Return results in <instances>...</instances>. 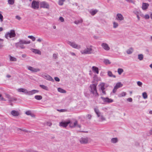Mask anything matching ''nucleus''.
I'll list each match as a JSON object with an SVG mask.
<instances>
[{
  "mask_svg": "<svg viewBox=\"0 0 152 152\" xmlns=\"http://www.w3.org/2000/svg\"><path fill=\"white\" fill-rule=\"evenodd\" d=\"M34 98L38 100H40L42 99V96L40 95H36L34 96Z\"/></svg>",
  "mask_w": 152,
  "mask_h": 152,
  "instance_id": "obj_34",
  "label": "nucleus"
},
{
  "mask_svg": "<svg viewBox=\"0 0 152 152\" xmlns=\"http://www.w3.org/2000/svg\"><path fill=\"white\" fill-rule=\"evenodd\" d=\"M101 46L105 50L108 51L110 49L108 45L106 43H102L101 44Z\"/></svg>",
  "mask_w": 152,
  "mask_h": 152,
  "instance_id": "obj_14",
  "label": "nucleus"
},
{
  "mask_svg": "<svg viewBox=\"0 0 152 152\" xmlns=\"http://www.w3.org/2000/svg\"><path fill=\"white\" fill-rule=\"evenodd\" d=\"M28 37L31 39L33 41H34L35 40V38L32 36H28Z\"/></svg>",
  "mask_w": 152,
  "mask_h": 152,
  "instance_id": "obj_42",
  "label": "nucleus"
},
{
  "mask_svg": "<svg viewBox=\"0 0 152 152\" xmlns=\"http://www.w3.org/2000/svg\"><path fill=\"white\" fill-rule=\"evenodd\" d=\"M3 42H1V43L0 44V49H1L4 46V45H3Z\"/></svg>",
  "mask_w": 152,
  "mask_h": 152,
  "instance_id": "obj_61",
  "label": "nucleus"
},
{
  "mask_svg": "<svg viewBox=\"0 0 152 152\" xmlns=\"http://www.w3.org/2000/svg\"><path fill=\"white\" fill-rule=\"evenodd\" d=\"M39 86L41 88L46 91H48V87L44 85H40Z\"/></svg>",
  "mask_w": 152,
  "mask_h": 152,
  "instance_id": "obj_33",
  "label": "nucleus"
},
{
  "mask_svg": "<svg viewBox=\"0 0 152 152\" xmlns=\"http://www.w3.org/2000/svg\"><path fill=\"white\" fill-rule=\"evenodd\" d=\"M142 95L144 99H146L148 97V95L146 92H143L142 94Z\"/></svg>",
  "mask_w": 152,
  "mask_h": 152,
  "instance_id": "obj_40",
  "label": "nucleus"
},
{
  "mask_svg": "<svg viewBox=\"0 0 152 152\" xmlns=\"http://www.w3.org/2000/svg\"><path fill=\"white\" fill-rule=\"evenodd\" d=\"M16 18L19 20L21 19V18L20 16L18 15L16 16Z\"/></svg>",
  "mask_w": 152,
  "mask_h": 152,
  "instance_id": "obj_59",
  "label": "nucleus"
},
{
  "mask_svg": "<svg viewBox=\"0 0 152 152\" xmlns=\"http://www.w3.org/2000/svg\"><path fill=\"white\" fill-rule=\"evenodd\" d=\"M67 43L71 47L73 48L77 49H80L81 48V46L80 45L77 44L75 42H71L69 41H68L67 42Z\"/></svg>",
  "mask_w": 152,
  "mask_h": 152,
  "instance_id": "obj_5",
  "label": "nucleus"
},
{
  "mask_svg": "<svg viewBox=\"0 0 152 152\" xmlns=\"http://www.w3.org/2000/svg\"><path fill=\"white\" fill-rule=\"evenodd\" d=\"M28 69L32 72H36L40 71V69L38 68H35L31 66H28L27 67Z\"/></svg>",
  "mask_w": 152,
  "mask_h": 152,
  "instance_id": "obj_10",
  "label": "nucleus"
},
{
  "mask_svg": "<svg viewBox=\"0 0 152 152\" xmlns=\"http://www.w3.org/2000/svg\"><path fill=\"white\" fill-rule=\"evenodd\" d=\"M26 114L27 115H31V111L28 110L26 112Z\"/></svg>",
  "mask_w": 152,
  "mask_h": 152,
  "instance_id": "obj_44",
  "label": "nucleus"
},
{
  "mask_svg": "<svg viewBox=\"0 0 152 152\" xmlns=\"http://www.w3.org/2000/svg\"><path fill=\"white\" fill-rule=\"evenodd\" d=\"M39 92V91L36 90H33L30 91H28V95H31Z\"/></svg>",
  "mask_w": 152,
  "mask_h": 152,
  "instance_id": "obj_18",
  "label": "nucleus"
},
{
  "mask_svg": "<svg viewBox=\"0 0 152 152\" xmlns=\"http://www.w3.org/2000/svg\"><path fill=\"white\" fill-rule=\"evenodd\" d=\"M133 49L132 48H131L126 51L127 53L128 54H130L132 53L133 52Z\"/></svg>",
  "mask_w": 152,
  "mask_h": 152,
  "instance_id": "obj_26",
  "label": "nucleus"
},
{
  "mask_svg": "<svg viewBox=\"0 0 152 152\" xmlns=\"http://www.w3.org/2000/svg\"><path fill=\"white\" fill-rule=\"evenodd\" d=\"M113 28H116L118 27L119 24L117 22L114 21L113 23Z\"/></svg>",
  "mask_w": 152,
  "mask_h": 152,
  "instance_id": "obj_35",
  "label": "nucleus"
},
{
  "mask_svg": "<svg viewBox=\"0 0 152 152\" xmlns=\"http://www.w3.org/2000/svg\"><path fill=\"white\" fill-rule=\"evenodd\" d=\"M22 56L23 58H25L26 57V54H23L22 55Z\"/></svg>",
  "mask_w": 152,
  "mask_h": 152,
  "instance_id": "obj_62",
  "label": "nucleus"
},
{
  "mask_svg": "<svg viewBox=\"0 0 152 152\" xmlns=\"http://www.w3.org/2000/svg\"><path fill=\"white\" fill-rule=\"evenodd\" d=\"M143 58V56L142 54H140L138 55V58L141 61L142 60Z\"/></svg>",
  "mask_w": 152,
  "mask_h": 152,
  "instance_id": "obj_38",
  "label": "nucleus"
},
{
  "mask_svg": "<svg viewBox=\"0 0 152 152\" xmlns=\"http://www.w3.org/2000/svg\"><path fill=\"white\" fill-rule=\"evenodd\" d=\"M57 110L59 112H64L66 111V109H61V110Z\"/></svg>",
  "mask_w": 152,
  "mask_h": 152,
  "instance_id": "obj_46",
  "label": "nucleus"
},
{
  "mask_svg": "<svg viewBox=\"0 0 152 152\" xmlns=\"http://www.w3.org/2000/svg\"><path fill=\"white\" fill-rule=\"evenodd\" d=\"M92 70L94 72L96 73L97 74H99V69L98 67L95 66H93L92 67Z\"/></svg>",
  "mask_w": 152,
  "mask_h": 152,
  "instance_id": "obj_22",
  "label": "nucleus"
},
{
  "mask_svg": "<svg viewBox=\"0 0 152 152\" xmlns=\"http://www.w3.org/2000/svg\"><path fill=\"white\" fill-rule=\"evenodd\" d=\"M53 58H55L56 59L57 58V55L56 54H54L53 55Z\"/></svg>",
  "mask_w": 152,
  "mask_h": 152,
  "instance_id": "obj_58",
  "label": "nucleus"
},
{
  "mask_svg": "<svg viewBox=\"0 0 152 152\" xmlns=\"http://www.w3.org/2000/svg\"><path fill=\"white\" fill-rule=\"evenodd\" d=\"M30 43V41H26L24 40L20 39L19 42L15 43V45L17 48L19 47L22 49L25 48V47L23 45V44H29Z\"/></svg>",
  "mask_w": 152,
  "mask_h": 152,
  "instance_id": "obj_1",
  "label": "nucleus"
},
{
  "mask_svg": "<svg viewBox=\"0 0 152 152\" xmlns=\"http://www.w3.org/2000/svg\"><path fill=\"white\" fill-rule=\"evenodd\" d=\"M97 85V83H95L91 85L90 86L91 88L90 90L91 92L95 96H99V94L97 93L96 90Z\"/></svg>",
  "mask_w": 152,
  "mask_h": 152,
  "instance_id": "obj_3",
  "label": "nucleus"
},
{
  "mask_svg": "<svg viewBox=\"0 0 152 152\" xmlns=\"http://www.w3.org/2000/svg\"><path fill=\"white\" fill-rule=\"evenodd\" d=\"M115 19L118 21H121L124 20V17L121 14L118 13L115 17Z\"/></svg>",
  "mask_w": 152,
  "mask_h": 152,
  "instance_id": "obj_13",
  "label": "nucleus"
},
{
  "mask_svg": "<svg viewBox=\"0 0 152 152\" xmlns=\"http://www.w3.org/2000/svg\"><path fill=\"white\" fill-rule=\"evenodd\" d=\"M126 94V93L124 92H122L121 94H118V96L119 97L125 96Z\"/></svg>",
  "mask_w": 152,
  "mask_h": 152,
  "instance_id": "obj_37",
  "label": "nucleus"
},
{
  "mask_svg": "<svg viewBox=\"0 0 152 152\" xmlns=\"http://www.w3.org/2000/svg\"><path fill=\"white\" fill-rule=\"evenodd\" d=\"M10 61H16L17 60V59L14 57L10 56Z\"/></svg>",
  "mask_w": 152,
  "mask_h": 152,
  "instance_id": "obj_29",
  "label": "nucleus"
},
{
  "mask_svg": "<svg viewBox=\"0 0 152 152\" xmlns=\"http://www.w3.org/2000/svg\"><path fill=\"white\" fill-rule=\"evenodd\" d=\"M59 20L61 22H63L64 21V18L62 17H60L59 18Z\"/></svg>",
  "mask_w": 152,
  "mask_h": 152,
  "instance_id": "obj_47",
  "label": "nucleus"
},
{
  "mask_svg": "<svg viewBox=\"0 0 152 152\" xmlns=\"http://www.w3.org/2000/svg\"><path fill=\"white\" fill-rule=\"evenodd\" d=\"M94 112L97 115L98 117H100L101 115L102 114V113L99 111L97 107H96L94 108Z\"/></svg>",
  "mask_w": 152,
  "mask_h": 152,
  "instance_id": "obj_20",
  "label": "nucleus"
},
{
  "mask_svg": "<svg viewBox=\"0 0 152 152\" xmlns=\"http://www.w3.org/2000/svg\"><path fill=\"white\" fill-rule=\"evenodd\" d=\"M41 76L47 80L51 81L52 82H53L54 81V80L50 76L46 73H43L42 74Z\"/></svg>",
  "mask_w": 152,
  "mask_h": 152,
  "instance_id": "obj_9",
  "label": "nucleus"
},
{
  "mask_svg": "<svg viewBox=\"0 0 152 152\" xmlns=\"http://www.w3.org/2000/svg\"><path fill=\"white\" fill-rule=\"evenodd\" d=\"M117 90V89L115 87H114V88L113 91V93H115L116 92Z\"/></svg>",
  "mask_w": 152,
  "mask_h": 152,
  "instance_id": "obj_56",
  "label": "nucleus"
},
{
  "mask_svg": "<svg viewBox=\"0 0 152 152\" xmlns=\"http://www.w3.org/2000/svg\"><path fill=\"white\" fill-rule=\"evenodd\" d=\"M144 18L146 19H148L149 18V16L148 15H146L144 16Z\"/></svg>",
  "mask_w": 152,
  "mask_h": 152,
  "instance_id": "obj_51",
  "label": "nucleus"
},
{
  "mask_svg": "<svg viewBox=\"0 0 152 152\" xmlns=\"http://www.w3.org/2000/svg\"><path fill=\"white\" fill-rule=\"evenodd\" d=\"M108 75L110 77H113L114 78H115L116 77V76L115 75H113L111 72L110 71H108Z\"/></svg>",
  "mask_w": 152,
  "mask_h": 152,
  "instance_id": "obj_30",
  "label": "nucleus"
},
{
  "mask_svg": "<svg viewBox=\"0 0 152 152\" xmlns=\"http://www.w3.org/2000/svg\"><path fill=\"white\" fill-rule=\"evenodd\" d=\"M58 92L62 93H65L66 92L65 90L60 88H58Z\"/></svg>",
  "mask_w": 152,
  "mask_h": 152,
  "instance_id": "obj_28",
  "label": "nucleus"
},
{
  "mask_svg": "<svg viewBox=\"0 0 152 152\" xmlns=\"http://www.w3.org/2000/svg\"><path fill=\"white\" fill-rule=\"evenodd\" d=\"M127 101L129 102H132V99L131 98H129L127 99Z\"/></svg>",
  "mask_w": 152,
  "mask_h": 152,
  "instance_id": "obj_55",
  "label": "nucleus"
},
{
  "mask_svg": "<svg viewBox=\"0 0 152 152\" xmlns=\"http://www.w3.org/2000/svg\"><path fill=\"white\" fill-rule=\"evenodd\" d=\"M83 21V20L82 19H80V20H77L75 21L74 22V23L76 24H78L79 23H82Z\"/></svg>",
  "mask_w": 152,
  "mask_h": 152,
  "instance_id": "obj_36",
  "label": "nucleus"
},
{
  "mask_svg": "<svg viewBox=\"0 0 152 152\" xmlns=\"http://www.w3.org/2000/svg\"><path fill=\"white\" fill-rule=\"evenodd\" d=\"M49 4L45 1H42L40 3V7L41 8H44L48 9L49 8Z\"/></svg>",
  "mask_w": 152,
  "mask_h": 152,
  "instance_id": "obj_11",
  "label": "nucleus"
},
{
  "mask_svg": "<svg viewBox=\"0 0 152 152\" xmlns=\"http://www.w3.org/2000/svg\"><path fill=\"white\" fill-rule=\"evenodd\" d=\"M149 4L146 3H142V8L143 10H146L148 7Z\"/></svg>",
  "mask_w": 152,
  "mask_h": 152,
  "instance_id": "obj_24",
  "label": "nucleus"
},
{
  "mask_svg": "<svg viewBox=\"0 0 152 152\" xmlns=\"http://www.w3.org/2000/svg\"><path fill=\"white\" fill-rule=\"evenodd\" d=\"M42 40V39L40 38L38 39L37 40V41L39 42H41Z\"/></svg>",
  "mask_w": 152,
  "mask_h": 152,
  "instance_id": "obj_60",
  "label": "nucleus"
},
{
  "mask_svg": "<svg viewBox=\"0 0 152 152\" xmlns=\"http://www.w3.org/2000/svg\"><path fill=\"white\" fill-rule=\"evenodd\" d=\"M8 3L10 4H13L14 3V0H8Z\"/></svg>",
  "mask_w": 152,
  "mask_h": 152,
  "instance_id": "obj_43",
  "label": "nucleus"
},
{
  "mask_svg": "<svg viewBox=\"0 0 152 152\" xmlns=\"http://www.w3.org/2000/svg\"><path fill=\"white\" fill-rule=\"evenodd\" d=\"M17 91L19 92H22L24 93L25 94L28 95V91L25 88H20L17 89Z\"/></svg>",
  "mask_w": 152,
  "mask_h": 152,
  "instance_id": "obj_17",
  "label": "nucleus"
},
{
  "mask_svg": "<svg viewBox=\"0 0 152 152\" xmlns=\"http://www.w3.org/2000/svg\"><path fill=\"white\" fill-rule=\"evenodd\" d=\"M118 141L117 138H113L111 139V142L113 143H116Z\"/></svg>",
  "mask_w": 152,
  "mask_h": 152,
  "instance_id": "obj_27",
  "label": "nucleus"
},
{
  "mask_svg": "<svg viewBox=\"0 0 152 152\" xmlns=\"http://www.w3.org/2000/svg\"><path fill=\"white\" fill-rule=\"evenodd\" d=\"M70 123V121H68L66 122L62 121L59 123V125L60 126H62L64 127H66Z\"/></svg>",
  "mask_w": 152,
  "mask_h": 152,
  "instance_id": "obj_15",
  "label": "nucleus"
},
{
  "mask_svg": "<svg viewBox=\"0 0 152 152\" xmlns=\"http://www.w3.org/2000/svg\"><path fill=\"white\" fill-rule=\"evenodd\" d=\"M133 12L134 13V14L136 15H139V12L137 10H135Z\"/></svg>",
  "mask_w": 152,
  "mask_h": 152,
  "instance_id": "obj_48",
  "label": "nucleus"
},
{
  "mask_svg": "<svg viewBox=\"0 0 152 152\" xmlns=\"http://www.w3.org/2000/svg\"><path fill=\"white\" fill-rule=\"evenodd\" d=\"M93 50L92 46H87L84 50L81 51L80 52L82 54H90L92 53Z\"/></svg>",
  "mask_w": 152,
  "mask_h": 152,
  "instance_id": "obj_2",
  "label": "nucleus"
},
{
  "mask_svg": "<svg viewBox=\"0 0 152 152\" xmlns=\"http://www.w3.org/2000/svg\"><path fill=\"white\" fill-rule=\"evenodd\" d=\"M89 138L87 137H82L79 140V141L81 144H86L88 143Z\"/></svg>",
  "mask_w": 152,
  "mask_h": 152,
  "instance_id": "obj_7",
  "label": "nucleus"
},
{
  "mask_svg": "<svg viewBox=\"0 0 152 152\" xmlns=\"http://www.w3.org/2000/svg\"><path fill=\"white\" fill-rule=\"evenodd\" d=\"M100 89L101 90L102 92V93L101 94V95H105L106 93L105 91H104L105 88L104 87V85H102L101 86Z\"/></svg>",
  "mask_w": 152,
  "mask_h": 152,
  "instance_id": "obj_23",
  "label": "nucleus"
},
{
  "mask_svg": "<svg viewBox=\"0 0 152 152\" xmlns=\"http://www.w3.org/2000/svg\"><path fill=\"white\" fill-rule=\"evenodd\" d=\"M87 117L89 120H90L91 118V115L90 114H88L87 115Z\"/></svg>",
  "mask_w": 152,
  "mask_h": 152,
  "instance_id": "obj_49",
  "label": "nucleus"
},
{
  "mask_svg": "<svg viewBox=\"0 0 152 152\" xmlns=\"http://www.w3.org/2000/svg\"><path fill=\"white\" fill-rule=\"evenodd\" d=\"M123 84L121 82H118L116 83L115 86L117 89L118 88L122 87Z\"/></svg>",
  "mask_w": 152,
  "mask_h": 152,
  "instance_id": "obj_25",
  "label": "nucleus"
},
{
  "mask_svg": "<svg viewBox=\"0 0 152 152\" xmlns=\"http://www.w3.org/2000/svg\"><path fill=\"white\" fill-rule=\"evenodd\" d=\"M97 10H96L92 11L90 12V13L92 15H94L97 12Z\"/></svg>",
  "mask_w": 152,
  "mask_h": 152,
  "instance_id": "obj_41",
  "label": "nucleus"
},
{
  "mask_svg": "<svg viewBox=\"0 0 152 152\" xmlns=\"http://www.w3.org/2000/svg\"><path fill=\"white\" fill-rule=\"evenodd\" d=\"M54 79L56 80V81L57 82H59L60 81V79L57 77H55Z\"/></svg>",
  "mask_w": 152,
  "mask_h": 152,
  "instance_id": "obj_52",
  "label": "nucleus"
},
{
  "mask_svg": "<svg viewBox=\"0 0 152 152\" xmlns=\"http://www.w3.org/2000/svg\"><path fill=\"white\" fill-rule=\"evenodd\" d=\"M27 152H38L37 151H34L32 150H28L27 151Z\"/></svg>",
  "mask_w": 152,
  "mask_h": 152,
  "instance_id": "obj_57",
  "label": "nucleus"
},
{
  "mask_svg": "<svg viewBox=\"0 0 152 152\" xmlns=\"http://www.w3.org/2000/svg\"><path fill=\"white\" fill-rule=\"evenodd\" d=\"M69 124L70 127L72 128H74L76 126H77L79 128L81 127V125L78 124V122L77 120H75L74 122L70 121Z\"/></svg>",
  "mask_w": 152,
  "mask_h": 152,
  "instance_id": "obj_6",
  "label": "nucleus"
},
{
  "mask_svg": "<svg viewBox=\"0 0 152 152\" xmlns=\"http://www.w3.org/2000/svg\"><path fill=\"white\" fill-rule=\"evenodd\" d=\"M18 130H20L23 131H24L25 132H27V130H26L25 129L22 130L21 129H19V128L18 129Z\"/></svg>",
  "mask_w": 152,
  "mask_h": 152,
  "instance_id": "obj_63",
  "label": "nucleus"
},
{
  "mask_svg": "<svg viewBox=\"0 0 152 152\" xmlns=\"http://www.w3.org/2000/svg\"><path fill=\"white\" fill-rule=\"evenodd\" d=\"M31 50L35 54H37L39 55H41V51L38 49L31 48Z\"/></svg>",
  "mask_w": 152,
  "mask_h": 152,
  "instance_id": "obj_19",
  "label": "nucleus"
},
{
  "mask_svg": "<svg viewBox=\"0 0 152 152\" xmlns=\"http://www.w3.org/2000/svg\"><path fill=\"white\" fill-rule=\"evenodd\" d=\"M149 134L152 135V128L149 131Z\"/></svg>",
  "mask_w": 152,
  "mask_h": 152,
  "instance_id": "obj_64",
  "label": "nucleus"
},
{
  "mask_svg": "<svg viewBox=\"0 0 152 152\" xmlns=\"http://www.w3.org/2000/svg\"><path fill=\"white\" fill-rule=\"evenodd\" d=\"M6 97L8 99V101L10 102H11L13 101H16V99L15 98L11 97L8 94H6Z\"/></svg>",
  "mask_w": 152,
  "mask_h": 152,
  "instance_id": "obj_21",
  "label": "nucleus"
},
{
  "mask_svg": "<svg viewBox=\"0 0 152 152\" xmlns=\"http://www.w3.org/2000/svg\"><path fill=\"white\" fill-rule=\"evenodd\" d=\"M99 117V121H105L106 120L105 118L104 117V116L102 114Z\"/></svg>",
  "mask_w": 152,
  "mask_h": 152,
  "instance_id": "obj_31",
  "label": "nucleus"
},
{
  "mask_svg": "<svg viewBox=\"0 0 152 152\" xmlns=\"http://www.w3.org/2000/svg\"><path fill=\"white\" fill-rule=\"evenodd\" d=\"M0 19L1 20V22H2L3 21V16L0 13Z\"/></svg>",
  "mask_w": 152,
  "mask_h": 152,
  "instance_id": "obj_53",
  "label": "nucleus"
},
{
  "mask_svg": "<svg viewBox=\"0 0 152 152\" xmlns=\"http://www.w3.org/2000/svg\"><path fill=\"white\" fill-rule=\"evenodd\" d=\"M126 1L128 2L132 3L134 4V2L132 0H125Z\"/></svg>",
  "mask_w": 152,
  "mask_h": 152,
  "instance_id": "obj_50",
  "label": "nucleus"
},
{
  "mask_svg": "<svg viewBox=\"0 0 152 152\" xmlns=\"http://www.w3.org/2000/svg\"><path fill=\"white\" fill-rule=\"evenodd\" d=\"M103 62L106 64H110L111 63V62L109 60L106 59H104Z\"/></svg>",
  "mask_w": 152,
  "mask_h": 152,
  "instance_id": "obj_32",
  "label": "nucleus"
},
{
  "mask_svg": "<svg viewBox=\"0 0 152 152\" xmlns=\"http://www.w3.org/2000/svg\"><path fill=\"white\" fill-rule=\"evenodd\" d=\"M39 2L34 0L31 4V7L33 8L36 9L39 8Z\"/></svg>",
  "mask_w": 152,
  "mask_h": 152,
  "instance_id": "obj_8",
  "label": "nucleus"
},
{
  "mask_svg": "<svg viewBox=\"0 0 152 152\" xmlns=\"http://www.w3.org/2000/svg\"><path fill=\"white\" fill-rule=\"evenodd\" d=\"M103 101L105 103H110L113 102V100L111 99H110L107 97L104 98L103 97H101Z\"/></svg>",
  "mask_w": 152,
  "mask_h": 152,
  "instance_id": "obj_12",
  "label": "nucleus"
},
{
  "mask_svg": "<svg viewBox=\"0 0 152 152\" xmlns=\"http://www.w3.org/2000/svg\"><path fill=\"white\" fill-rule=\"evenodd\" d=\"M10 113L12 116L15 117L18 116L20 114L19 111L15 110H12L11 112Z\"/></svg>",
  "mask_w": 152,
  "mask_h": 152,
  "instance_id": "obj_16",
  "label": "nucleus"
},
{
  "mask_svg": "<svg viewBox=\"0 0 152 152\" xmlns=\"http://www.w3.org/2000/svg\"><path fill=\"white\" fill-rule=\"evenodd\" d=\"M16 34L15 31L11 30L10 31L6 33L5 35V37L7 39H9L11 38L14 37L15 36Z\"/></svg>",
  "mask_w": 152,
  "mask_h": 152,
  "instance_id": "obj_4",
  "label": "nucleus"
},
{
  "mask_svg": "<svg viewBox=\"0 0 152 152\" xmlns=\"http://www.w3.org/2000/svg\"><path fill=\"white\" fill-rule=\"evenodd\" d=\"M137 84L139 86L141 87L142 85V83L141 82L139 81L137 82Z\"/></svg>",
  "mask_w": 152,
  "mask_h": 152,
  "instance_id": "obj_45",
  "label": "nucleus"
},
{
  "mask_svg": "<svg viewBox=\"0 0 152 152\" xmlns=\"http://www.w3.org/2000/svg\"><path fill=\"white\" fill-rule=\"evenodd\" d=\"M124 72V70L122 69L119 68L118 69V72L119 75H120Z\"/></svg>",
  "mask_w": 152,
  "mask_h": 152,
  "instance_id": "obj_39",
  "label": "nucleus"
},
{
  "mask_svg": "<svg viewBox=\"0 0 152 152\" xmlns=\"http://www.w3.org/2000/svg\"><path fill=\"white\" fill-rule=\"evenodd\" d=\"M58 4L60 5H62L63 4V2L59 0L58 2Z\"/></svg>",
  "mask_w": 152,
  "mask_h": 152,
  "instance_id": "obj_54",
  "label": "nucleus"
}]
</instances>
